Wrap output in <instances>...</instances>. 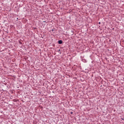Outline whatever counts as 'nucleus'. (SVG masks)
<instances>
[{
    "label": "nucleus",
    "instance_id": "nucleus-1",
    "mask_svg": "<svg viewBox=\"0 0 124 124\" xmlns=\"http://www.w3.org/2000/svg\"><path fill=\"white\" fill-rule=\"evenodd\" d=\"M59 44H62V40H59L58 41Z\"/></svg>",
    "mask_w": 124,
    "mask_h": 124
},
{
    "label": "nucleus",
    "instance_id": "nucleus-2",
    "mask_svg": "<svg viewBox=\"0 0 124 124\" xmlns=\"http://www.w3.org/2000/svg\"><path fill=\"white\" fill-rule=\"evenodd\" d=\"M71 114H73V112H71Z\"/></svg>",
    "mask_w": 124,
    "mask_h": 124
},
{
    "label": "nucleus",
    "instance_id": "nucleus-3",
    "mask_svg": "<svg viewBox=\"0 0 124 124\" xmlns=\"http://www.w3.org/2000/svg\"><path fill=\"white\" fill-rule=\"evenodd\" d=\"M99 24H100V22H99Z\"/></svg>",
    "mask_w": 124,
    "mask_h": 124
}]
</instances>
